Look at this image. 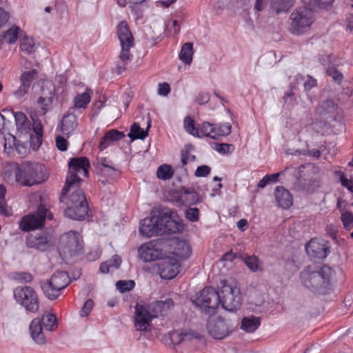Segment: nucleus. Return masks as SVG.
<instances>
[{
	"mask_svg": "<svg viewBox=\"0 0 353 353\" xmlns=\"http://www.w3.org/2000/svg\"><path fill=\"white\" fill-rule=\"evenodd\" d=\"M199 210L196 208H189L185 211V218L192 222L199 220Z\"/></svg>",
	"mask_w": 353,
	"mask_h": 353,
	"instance_id": "51",
	"label": "nucleus"
},
{
	"mask_svg": "<svg viewBox=\"0 0 353 353\" xmlns=\"http://www.w3.org/2000/svg\"><path fill=\"white\" fill-rule=\"evenodd\" d=\"M125 137L123 132L117 130H110L105 133L103 137L101 138L99 149L103 150L111 144V143L122 139Z\"/></svg>",
	"mask_w": 353,
	"mask_h": 353,
	"instance_id": "27",
	"label": "nucleus"
},
{
	"mask_svg": "<svg viewBox=\"0 0 353 353\" xmlns=\"http://www.w3.org/2000/svg\"><path fill=\"white\" fill-rule=\"evenodd\" d=\"M278 205L283 209H289L293 203L292 194L282 186L276 187L274 192Z\"/></svg>",
	"mask_w": 353,
	"mask_h": 353,
	"instance_id": "23",
	"label": "nucleus"
},
{
	"mask_svg": "<svg viewBox=\"0 0 353 353\" xmlns=\"http://www.w3.org/2000/svg\"><path fill=\"white\" fill-rule=\"evenodd\" d=\"M21 50L30 54L36 50L35 44L32 39L23 38L20 44Z\"/></svg>",
	"mask_w": 353,
	"mask_h": 353,
	"instance_id": "42",
	"label": "nucleus"
},
{
	"mask_svg": "<svg viewBox=\"0 0 353 353\" xmlns=\"http://www.w3.org/2000/svg\"><path fill=\"white\" fill-rule=\"evenodd\" d=\"M326 232L327 235L332 237L333 241H335L336 243L339 242V240L337 239V231L333 226H327Z\"/></svg>",
	"mask_w": 353,
	"mask_h": 353,
	"instance_id": "61",
	"label": "nucleus"
},
{
	"mask_svg": "<svg viewBox=\"0 0 353 353\" xmlns=\"http://www.w3.org/2000/svg\"><path fill=\"white\" fill-rule=\"evenodd\" d=\"M307 255L314 259H323L330 252L327 244H305Z\"/></svg>",
	"mask_w": 353,
	"mask_h": 353,
	"instance_id": "22",
	"label": "nucleus"
},
{
	"mask_svg": "<svg viewBox=\"0 0 353 353\" xmlns=\"http://www.w3.org/2000/svg\"><path fill=\"white\" fill-rule=\"evenodd\" d=\"M193 45L192 43L188 42L182 46L179 59L185 64H190L192 61Z\"/></svg>",
	"mask_w": 353,
	"mask_h": 353,
	"instance_id": "34",
	"label": "nucleus"
},
{
	"mask_svg": "<svg viewBox=\"0 0 353 353\" xmlns=\"http://www.w3.org/2000/svg\"><path fill=\"white\" fill-rule=\"evenodd\" d=\"M117 34L121 47L117 67V72L119 74L126 69V65L132 60L130 48L134 46V37L125 21H121L119 24Z\"/></svg>",
	"mask_w": 353,
	"mask_h": 353,
	"instance_id": "4",
	"label": "nucleus"
},
{
	"mask_svg": "<svg viewBox=\"0 0 353 353\" xmlns=\"http://www.w3.org/2000/svg\"><path fill=\"white\" fill-rule=\"evenodd\" d=\"M113 164L114 163L111 160L105 157H98L96 162L93 163V166L97 173L108 166H112Z\"/></svg>",
	"mask_w": 353,
	"mask_h": 353,
	"instance_id": "45",
	"label": "nucleus"
},
{
	"mask_svg": "<svg viewBox=\"0 0 353 353\" xmlns=\"http://www.w3.org/2000/svg\"><path fill=\"white\" fill-rule=\"evenodd\" d=\"M111 267L119 268L121 263V259L119 256L115 254L109 261H107Z\"/></svg>",
	"mask_w": 353,
	"mask_h": 353,
	"instance_id": "59",
	"label": "nucleus"
},
{
	"mask_svg": "<svg viewBox=\"0 0 353 353\" xmlns=\"http://www.w3.org/2000/svg\"><path fill=\"white\" fill-rule=\"evenodd\" d=\"M89 168L90 162L87 157H75L70 159L68 162L69 175L66 178L65 185L61 194V202L63 201V197L71 188L80 186L81 179L79 175L88 176Z\"/></svg>",
	"mask_w": 353,
	"mask_h": 353,
	"instance_id": "3",
	"label": "nucleus"
},
{
	"mask_svg": "<svg viewBox=\"0 0 353 353\" xmlns=\"http://www.w3.org/2000/svg\"><path fill=\"white\" fill-rule=\"evenodd\" d=\"M153 214L160 216L161 235L182 232L183 224L175 211L168 208H159L153 210Z\"/></svg>",
	"mask_w": 353,
	"mask_h": 353,
	"instance_id": "7",
	"label": "nucleus"
},
{
	"mask_svg": "<svg viewBox=\"0 0 353 353\" xmlns=\"http://www.w3.org/2000/svg\"><path fill=\"white\" fill-rule=\"evenodd\" d=\"M4 112L10 113L14 115L17 130L20 134H28L31 130V123L26 115L22 112H10L5 110Z\"/></svg>",
	"mask_w": 353,
	"mask_h": 353,
	"instance_id": "24",
	"label": "nucleus"
},
{
	"mask_svg": "<svg viewBox=\"0 0 353 353\" xmlns=\"http://www.w3.org/2000/svg\"><path fill=\"white\" fill-rule=\"evenodd\" d=\"M179 200L183 203L188 205H195L201 201V198L194 188H182L179 196Z\"/></svg>",
	"mask_w": 353,
	"mask_h": 353,
	"instance_id": "29",
	"label": "nucleus"
},
{
	"mask_svg": "<svg viewBox=\"0 0 353 353\" xmlns=\"http://www.w3.org/2000/svg\"><path fill=\"white\" fill-rule=\"evenodd\" d=\"M70 279L66 272H57L47 281L41 283V289L45 296L54 300L60 295V292L68 285Z\"/></svg>",
	"mask_w": 353,
	"mask_h": 353,
	"instance_id": "12",
	"label": "nucleus"
},
{
	"mask_svg": "<svg viewBox=\"0 0 353 353\" xmlns=\"http://www.w3.org/2000/svg\"><path fill=\"white\" fill-rule=\"evenodd\" d=\"M43 326L47 330L53 331L57 329L58 324L54 314L46 313L41 319L35 318L30 324V332L32 339L39 345H44L47 339L43 332Z\"/></svg>",
	"mask_w": 353,
	"mask_h": 353,
	"instance_id": "8",
	"label": "nucleus"
},
{
	"mask_svg": "<svg viewBox=\"0 0 353 353\" xmlns=\"http://www.w3.org/2000/svg\"><path fill=\"white\" fill-rule=\"evenodd\" d=\"M166 254L157 263L160 276L172 279L181 271V263L192 254L190 244H170Z\"/></svg>",
	"mask_w": 353,
	"mask_h": 353,
	"instance_id": "1",
	"label": "nucleus"
},
{
	"mask_svg": "<svg viewBox=\"0 0 353 353\" xmlns=\"http://www.w3.org/2000/svg\"><path fill=\"white\" fill-rule=\"evenodd\" d=\"M219 293L220 303L223 309L234 312L240 308L241 305V291L236 285L221 282V290Z\"/></svg>",
	"mask_w": 353,
	"mask_h": 353,
	"instance_id": "10",
	"label": "nucleus"
},
{
	"mask_svg": "<svg viewBox=\"0 0 353 353\" xmlns=\"http://www.w3.org/2000/svg\"><path fill=\"white\" fill-rule=\"evenodd\" d=\"M66 243H81L83 241L79 232L70 230L64 234Z\"/></svg>",
	"mask_w": 353,
	"mask_h": 353,
	"instance_id": "49",
	"label": "nucleus"
},
{
	"mask_svg": "<svg viewBox=\"0 0 353 353\" xmlns=\"http://www.w3.org/2000/svg\"><path fill=\"white\" fill-rule=\"evenodd\" d=\"M72 190L67 201L65 215L74 220H83L88 213V204L83 191L79 188H71Z\"/></svg>",
	"mask_w": 353,
	"mask_h": 353,
	"instance_id": "6",
	"label": "nucleus"
},
{
	"mask_svg": "<svg viewBox=\"0 0 353 353\" xmlns=\"http://www.w3.org/2000/svg\"><path fill=\"white\" fill-rule=\"evenodd\" d=\"M210 100V94L207 92H201L197 96L196 101L199 104H205Z\"/></svg>",
	"mask_w": 353,
	"mask_h": 353,
	"instance_id": "60",
	"label": "nucleus"
},
{
	"mask_svg": "<svg viewBox=\"0 0 353 353\" xmlns=\"http://www.w3.org/2000/svg\"><path fill=\"white\" fill-rule=\"evenodd\" d=\"M135 286L132 280H120L116 283L117 289L121 293L132 290Z\"/></svg>",
	"mask_w": 353,
	"mask_h": 353,
	"instance_id": "43",
	"label": "nucleus"
},
{
	"mask_svg": "<svg viewBox=\"0 0 353 353\" xmlns=\"http://www.w3.org/2000/svg\"><path fill=\"white\" fill-rule=\"evenodd\" d=\"M210 171L211 168L208 165H200L196 168L194 174L197 177H205L210 174Z\"/></svg>",
	"mask_w": 353,
	"mask_h": 353,
	"instance_id": "55",
	"label": "nucleus"
},
{
	"mask_svg": "<svg viewBox=\"0 0 353 353\" xmlns=\"http://www.w3.org/2000/svg\"><path fill=\"white\" fill-rule=\"evenodd\" d=\"M38 77V72L36 69L24 72L20 77V86L14 91V95L19 99L28 93L29 88L34 80Z\"/></svg>",
	"mask_w": 353,
	"mask_h": 353,
	"instance_id": "19",
	"label": "nucleus"
},
{
	"mask_svg": "<svg viewBox=\"0 0 353 353\" xmlns=\"http://www.w3.org/2000/svg\"><path fill=\"white\" fill-rule=\"evenodd\" d=\"M77 125L78 123L76 115L68 114L63 117L60 129L63 134L68 137L74 133L77 128Z\"/></svg>",
	"mask_w": 353,
	"mask_h": 353,
	"instance_id": "26",
	"label": "nucleus"
},
{
	"mask_svg": "<svg viewBox=\"0 0 353 353\" xmlns=\"http://www.w3.org/2000/svg\"><path fill=\"white\" fill-rule=\"evenodd\" d=\"M90 101V96L86 92L78 94L73 100L74 105L77 108H85Z\"/></svg>",
	"mask_w": 353,
	"mask_h": 353,
	"instance_id": "40",
	"label": "nucleus"
},
{
	"mask_svg": "<svg viewBox=\"0 0 353 353\" xmlns=\"http://www.w3.org/2000/svg\"><path fill=\"white\" fill-rule=\"evenodd\" d=\"M170 92V88L168 83H163L159 85L158 94L161 96H167Z\"/></svg>",
	"mask_w": 353,
	"mask_h": 353,
	"instance_id": "58",
	"label": "nucleus"
},
{
	"mask_svg": "<svg viewBox=\"0 0 353 353\" xmlns=\"http://www.w3.org/2000/svg\"><path fill=\"white\" fill-rule=\"evenodd\" d=\"M231 124L229 123H221L219 127L214 125V134L215 139H217L219 137L227 136L231 132Z\"/></svg>",
	"mask_w": 353,
	"mask_h": 353,
	"instance_id": "44",
	"label": "nucleus"
},
{
	"mask_svg": "<svg viewBox=\"0 0 353 353\" xmlns=\"http://www.w3.org/2000/svg\"><path fill=\"white\" fill-rule=\"evenodd\" d=\"M260 324L259 317L247 316L242 319L241 328L246 332L252 333L259 327Z\"/></svg>",
	"mask_w": 353,
	"mask_h": 353,
	"instance_id": "30",
	"label": "nucleus"
},
{
	"mask_svg": "<svg viewBox=\"0 0 353 353\" xmlns=\"http://www.w3.org/2000/svg\"><path fill=\"white\" fill-rule=\"evenodd\" d=\"M193 145L191 144L186 145L185 146V150H181V163L182 166H185L189 161H194L196 159L195 155L191 154L190 151L193 150Z\"/></svg>",
	"mask_w": 353,
	"mask_h": 353,
	"instance_id": "41",
	"label": "nucleus"
},
{
	"mask_svg": "<svg viewBox=\"0 0 353 353\" xmlns=\"http://www.w3.org/2000/svg\"><path fill=\"white\" fill-rule=\"evenodd\" d=\"M46 219H52V214L42 204L39 205L34 213L23 216L19 223V228L26 232L42 227Z\"/></svg>",
	"mask_w": 353,
	"mask_h": 353,
	"instance_id": "14",
	"label": "nucleus"
},
{
	"mask_svg": "<svg viewBox=\"0 0 353 353\" xmlns=\"http://www.w3.org/2000/svg\"><path fill=\"white\" fill-rule=\"evenodd\" d=\"M245 263L252 272L260 270V263L258 258L254 255L248 256L245 258Z\"/></svg>",
	"mask_w": 353,
	"mask_h": 353,
	"instance_id": "47",
	"label": "nucleus"
},
{
	"mask_svg": "<svg viewBox=\"0 0 353 353\" xmlns=\"http://www.w3.org/2000/svg\"><path fill=\"white\" fill-rule=\"evenodd\" d=\"M238 325V319H228L217 317L209 320L207 325L209 334L215 339H223L228 336Z\"/></svg>",
	"mask_w": 353,
	"mask_h": 353,
	"instance_id": "13",
	"label": "nucleus"
},
{
	"mask_svg": "<svg viewBox=\"0 0 353 353\" xmlns=\"http://www.w3.org/2000/svg\"><path fill=\"white\" fill-rule=\"evenodd\" d=\"M93 305H94L93 301L91 299H88L85 302L83 307L81 309V316H88L90 314V312H91Z\"/></svg>",
	"mask_w": 353,
	"mask_h": 353,
	"instance_id": "56",
	"label": "nucleus"
},
{
	"mask_svg": "<svg viewBox=\"0 0 353 353\" xmlns=\"http://www.w3.org/2000/svg\"><path fill=\"white\" fill-rule=\"evenodd\" d=\"M9 19V14L0 8V28L3 26Z\"/></svg>",
	"mask_w": 353,
	"mask_h": 353,
	"instance_id": "63",
	"label": "nucleus"
},
{
	"mask_svg": "<svg viewBox=\"0 0 353 353\" xmlns=\"http://www.w3.org/2000/svg\"><path fill=\"white\" fill-rule=\"evenodd\" d=\"M14 297L17 303L28 312L36 313L39 309V301L37 292L30 286H18L13 290Z\"/></svg>",
	"mask_w": 353,
	"mask_h": 353,
	"instance_id": "11",
	"label": "nucleus"
},
{
	"mask_svg": "<svg viewBox=\"0 0 353 353\" xmlns=\"http://www.w3.org/2000/svg\"><path fill=\"white\" fill-rule=\"evenodd\" d=\"M20 30H21L18 26H12L4 33L3 40H5L8 43H14L18 39Z\"/></svg>",
	"mask_w": 353,
	"mask_h": 353,
	"instance_id": "39",
	"label": "nucleus"
},
{
	"mask_svg": "<svg viewBox=\"0 0 353 353\" xmlns=\"http://www.w3.org/2000/svg\"><path fill=\"white\" fill-rule=\"evenodd\" d=\"M56 144L57 148L61 151H65L68 148V141L61 136L56 137Z\"/></svg>",
	"mask_w": 353,
	"mask_h": 353,
	"instance_id": "57",
	"label": "nucleus"
},
{
	"mask_svg": "<svg viewBox=\"0 0 353 353\" xmlns=\"http://www.w3.org/2000/svg\"><path fill=\"white\" fill-rule=\"evenodd\" d=\"M156 317L148 304L137 303L135 306V329L139 332L148 331L152 319Z\"/></svg>",
	"mask_w": 353,
	"mask_h": 353,
	"instance_id": "17",
	"label": "nucleus"
},
{
	"mask_svg": "<svg viewBox=\"0 0 353 353\" xmlns=\"http://www.w3.org/2000/svg\"><path fill=\"white\" fill-rule=\"evenodd\" d=\"M296 0H270V12L276 15L287 12L295 3Z\"/></svg>",
	"mask_w": 353,
	"mask_h": 353,
	"instance_id": "25",
	"label": "nucleus"
},
{
	"mask_svg": "<svg viewBox=\"0 0 353 353\" xmlns=\"http://www.w3.org/2000/svg\"><path fill=\"white\" fill-rule=\"evenodd\" d=\"M148 305L157 317L159 315H164L174 307V303L172 299H166L164 301H157Z\"/></svg>",
	"mask_w": 353,
	"mask_h": 353,
	"instance_id": "28",
	"label": "nucleus"
},
{
	"mask_svg": "<svg viewBox=\"0 0 353 353\" xmlns=\"http://www.w3.org/2000/svg\"><path fill=\"white\" fill-rule=\"evenodd\" d=\"M174 170L171 165L163 164L160 165L157 171V176L159 179L168 180L172 178Z\"/></svg>",
	"mask_w": 353,
	"mask_h": 353,
	"instance_id": "35",
	"label": "nucleus"
},
{
	"mask_svg": "<svg viewBox=\"0 0 353 353\" xmlns=\"http://www.w3.org/2000/svg\"><path fill=\"white\" fill-rule=\"evenodd\" d=\"M183 127L185 130L191 135L196 137H201L199 128L195 127L194 121L192 117L189 116L185 117L183 121Z\"/></svg>",
	"mask_w": 353,
	"mask_h": 353,
	"instance_id": "38",
	"label": "nucleus"
},
{
	"mask_svg": "<svg viewBox=\"0 0 353 353\" xmlns=\"http://www.w3.org/2000/svg\"><path fill=\"white\" fill-rule=\"evenodd\" d=\"M151 125V121L149 119L148 121V125L146 130H143V128L137 123H134L130 127V132L128 134V137L132 140L136 139H143L148 135V131Z\"/></svg>",
	"mask_w": 353,
	"mask_h": 353,
	"instance_id": "31",
	"label": "nucleus"
},
{
	"mask_svg": "<svg viewBox=\"0 0 353 353\" xmlns=\"http://www.w3.org/2000/svg\"><path fill=\"white\" fill-rule=\"evenodd\" d=\"M42 137L43 134H37L36 133L30 136V145L32 147L33 150L36 151L39 148L42 143Z\"/></svg>",
	"mask_w": 353,
	"mask_h": 353,
	"instance_id": "50",
	"label": "nucleus"
},
{
	"mask_svg": "<svg viewBox=\"0 0 353 353\" xmlns=\"http://www.w3.org/2000/svg\"><path fill=\"white\" fill-rule=\"evenodd\" d=\"M12 277L19 283H30L32 281L33 276L28 272H13Z\"/></svg>",
	"mask_w": 353,
	"mask_h": 353,
	"instance_id": "46",
	"label": "nucleus"
},
{
	"mask_svg": "<svg viewBox=\"0 0 353 353\" xmlns=\"http://www.w3.org/2000/svg\"><path fill=\"white\" fill-rule=\"evenodd\" d=\"M160 216H154L153 210L150 216L143 219L139 223V232L146 237L161 235Z\"/></svg>",
	"mask_w": 353,
	"mask_h": 353,
	"instance_id": "18",
	"label": "nucleus"
},
{
	"mask_svg": "<svg viewBox=\"0 0 353 353\" xmlns=\"http://www.w3.org/2000/svg\"><path fill=\"white\" fill-rule=\"evenodd\" d=\"M312 10L299 8L293 11L290 16L291 21L289 31L294 35H300L307 32L314 22Z\"/></svg>",
	"mask_w": 353,
	"mask_h": 353,
	"instance_id": "9",
	"label": "nucleus"
},
{
	"mask_svg": "<svg viewBox=\"0 0 353 353\" xmlns=\"http://www.w3.org/2000/svg\"><path fill=\"white\" fill-rule=\"evenodd\" d=\"M341 219L345 229L350 230L353 225V213L350 211L341 214Z\"/></svg>",
	"mask_w": 353,
	"mask_h": 353,
	"instance_id": "48",
	"label": "nucleus"
},
{
	"mask_svg": "<svg viewBox=\"0 0 353 353\" xmlns=\"http://www.w3.org/2000/svg\"><path fill=\"white\" fill-rule=\"evenodd\" d=\"M214 149L221 154H228L231 152L233 145L228 143H216Z\"/></svg>",
	"mask_w": 353,
	"mask_h": 353,
	"instance_id": "54",
	"label": "nucleus"
},
{
	"mask_svg": "<svg viewBox=\"0 0 353 353\" xmlns=\"http://www.w3.org/2000/svg\"><path fill=\"white\" fill-rule=\"evenodd\" d=\"M334 0H302L310 10L325 9L332 5Z\"/></svg>",
	"mask_w": 353,
	"mask_h": 353,
	"instance_id": "33",
	"label": "nucleus"
},
{
	"mask_svg": "<svg viewBox=\"0 0 353 353\" xmlns=\"http://www.w3.org/2000/svg\"><path fill=\"white\" fill-rule=\"evenodd\" d=\"M340 174V181L341 185L346 188L350 192H353V181L346 178L343 172H339Z\"/></svg>",
	"mask_w": 353,
	"mask_h": 353,
	"instance_id": "53",
	"label": "nucleus"
},
{
	"mask_svg": "<svg viewBox=\"0 0 353 353\" xmlns=\"http://www.w3.org/2000/svg\"><path fill=\"white\" fill-rule=\"evenodd\" d=\"M199 134L201 135V137L202 136L208 137L210 138H212L213 139H215V134H214V125L212 123H210L209 122H203L200 125L199 128Z\"/></svg>",
	"mask_w": 353,
	"mask_h": 353,
	"instance_id": "37",
	"label": "nucleus"
},
{
	"mask_svg": "<svg viewBox=\"0 0 353 353\" xmlns=\"http://www.w3.org/2000/svg\"><path fill=\"white\" fill-rule=\"evenodd\" d=\"M32 129L34 133L43 134V126L39 120H33Z\"/></svg>",
	"mask_w": 353,
	"mask_h": 353,
	"instance_id": "64",
	"label": "nucleus"
},
{
	"mask_svg": "<svg viewBox=\"0 0 353 353\" xmlns=\"http://www.w3.org/2000/svg\"><path fill=\"white\" fill-rule=\"evenodd\" d=\"M202 336L193 330L174 331L171 334V341L174 344L187 345L193 341L199 340Z\"/></svg>",
	"mask_w": 353,
	"mask_h": 353,
	"instance_id": "21",
	"label": "nucleus"
},
{
	"mask_svg": "<svg viewBox=\"0 0 353 353\" xmlns=\"http://www.w3.org/2000/svg\"><path fill=\"white\" fill-rule=\"evenodd\" d=\"M170 246V244H141L138 250L139 257L144 262L160 261Z\"/></svg>",
	"mask_w": 353,
	"mask_h": 353,
	"instance_id": "16",
	"label": "nucleus"
},
{
	"mask_svg": "<svg viewBox=\"0 0 353 353\" xmlns=\"http://www.w3.org/2000/svg\"><path fill=\"white\" fill-rule=\"evenodd\" d=\"M55 85L50 81H43L39 86L38 103L44 107L50 105L53 101Z\"/></svg>",
	"mask_w": 353,
	"mask_h": 353,
	"instance_id": "20",
	"label": "nucleus"
},
{
	"mask_svg": "<svg viewBox=\"0 0 353 353\" xmlns=\"http://www.w3.org/2000/svg\"><path fill=\"white\" fill-rule=\"evenodd\" d=\"M45 170V167L39 163H24L15 172L16 180L24 186H32L47 179Z\"/></svg>",
	"mask_w": 353,
	"mask_h": 353,
	"instance_id": "5",
	"label": "nucleus"
},
{
	"mask_svg": "<svg viewBox=\"0 0 353 353\" xmlns=\"http://www.w3.org/2000/svg\"><path fill=\"white\" fill-rule=\"evenodd\" d=\"M327 73L328 75L332 77L334 81L341 82L343 79V74L340 72L336 68L334 67H330L327 70Z\"/></svg>",
	"mask_w": 353,
	"mask_h": 353,
	"instance_id": "52",
	"label": "nucleus"
},
{
	"mask_svg": "<svg viewBox=\"0 0 353 353\" xmlns=\"http://www.w3.org/2000/svg\"><path fill=\"white\" fill-rule=\"evenodd\" d=\"M206 314H212L220 304L219 293L212 287L205 288L194 302Z\"/></svg>",
	"mask_w": 353,
	"mask_h": 353,
	"instance_id": "15",
	"label": "nucleus"
},
{
	"mask_svg": "<svg viewBox=\"0 0 353 353\" xmlns=\"http://www.w3.org/2000/svg\"><path fill=\"white\" fill-rule=\"evenodd\" d=\"M333 273L332 268L326 265H309L300 273L301 283L313 293L325 294L331 289Z\"/></svg>",
	"mask_w": 353,
	"mask_h": 353,
	"instance_id": "2",
	"label": "nucleus"
},
{
	"mask_svg": "<svg viewBox=\"0 0 353 353\" xmlns=\"http://www.w3.org/2000/svg\"><path fill=\"white\" fill-rule=\"evenodd\" d=\"M316 80L312 77L308 76L307 81L304 83V88L305 90H310L312 88L316 87Z\"/></svg>",
	"mask_w": 353,
	"mask_h": 353,
	"instance_id": "62",
	"label": "nucleus"
},
{
	"mask_svg": "<svg viewBox=\"0 0 353 353\" xmlns=\"http://www.w3.org/2000/svg\"><path fill=\"white\" fill-rule=\"evenodd\" d=\"M97 174L105 177L108 179L113 180L120 176V171L114 166V164H113L112 166H108L102 170L97 172Z\"/></svg>",
	"mask_w": 353,
	"mask_h": 353,
	"instance_id": "36",
	"label": "nucleus"
},
{
	"mask_svg": "<svg viewBox=\"0 0 353 353\" xmlns=\"http://www.w3.org/2000/svg\"><path fill=\"white\" fill-rule=\"evenodd\" d=\"M336 107L337 105L332 99H327L316 108V113L319 116H326L334 112Z\"/></svg>",
	"mask_w": 353,
	"mask_h": 353,
	"instance_id": "32",
	"label": "nucleus"
}]
</instances>
